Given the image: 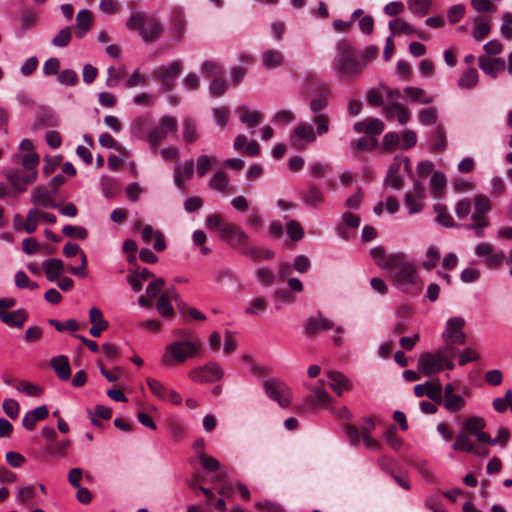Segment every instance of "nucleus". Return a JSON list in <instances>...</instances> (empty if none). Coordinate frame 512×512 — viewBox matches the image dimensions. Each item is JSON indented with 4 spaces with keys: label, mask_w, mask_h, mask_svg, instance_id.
I'll list each match as a JSON object with an SVG mask.
<instances>
[{
    "label": "nucleus",
    "mask_w": 512,
    "mask_h": 512,
    "mask_svg": "<svg viewBox=\"0 0 512 512\" xmlns=\"http://www.w3.org/2000/svg\"><path fill=\"white\" fill-rule=\"evenodd\" d=\"M27 319L28 313L22 308L0 314V320L9 327L22 328Z\"/></svg>",
    "instance_id": "5701e85b"
},
{
    "label": "nucleus",
    "mask_w": 512,
    "mask_h": 512,
    "mask_svg": "<svg viewBox=\"0 0 512 512\" xmlns=\"http://www.w3.org/2000/svg\"><path fill=\"white\" fill-rule=\"evenodd\" d=\"M182 137H183L184 142L187 144L195 143L199 139L197 125L193 119L185 118L183 120Z\"/></svg>",
    "instance_id": "c9c22d12"
},
{
    "label": "nucleus",
    "mask_w": 512,
    "mask_h": 512,
    "mask_svg": "<svg viewBox=\"0 0 512 512\" xmlns=\"http://www.w3.org/2000/svg\"><path fill=\"white\" fill-rule=\"evenodd\" d=\"M183 70V63L175 60L169 65H161L153 71V77L160 81L163 89L167 92L174 88L175 81Z\"/></svg>",
    "instance_id": "423d86ee"
},
{
    "label": "nucleus",
    "mask_w": 512,
    "mask_h": 512,
    "mask_svg": "<svg viewBox=\"0 0 512 512\" xmlns=\"http://www.w3.org/2000/svg\"><path fill=\"white\" fill-rule=\"evenodd\" d=\"M327 376L329 379L330 387L338 395H342L344 391L351 389L349 380L343 374L336 371H329Z\"/></svg>",
    "instance_id": "c756f323"
},
{
    "label": "nucleus",
    "mask_w": 512,
    "mask_h": 512,
    "mask_svg": "<svg viewBox=\"0 0 512 512\" xmlns=\"http://www.w3.org/2000/svg\"><path fill=\"white\" fill-rule=\"evenodd\" d=\"M455 353L456 350L452 345H446L434 352H424L418 358L417 369L421 374L428 377H432L445 369L452 370Z\"/></svg>",
    "instance_id": "7ed1b4c3"
},
{
    "label": "nucleus",
    "mask_w": 512,
    "mask_h": 512,
    "mask_svg": "<svg viewBox=\"0 0 512 512\" xmlns=\"http://www.w3.org/2000/svg\"><path fill=\"white\" fill-rule=\"evenodd\" d=\"M256 277H257L258 281L263 286H270L275 281V274H274V272L271 269L266 268V267H260L256 271Z\"/></svg>",
    "instance_id": "338daca9"
},
{
    "label": "nucleus",
    "mask_w": 512,
    "mask_h": 512,
    "mask_svg": "<svg viewBox=\"0 0 512 512\" xmlns=\"http://www.w3.org/2000/svg\"><path fill=\"white\" fill-rule=\"evenodd\" d=\"M236 112L240 121L248 128L254 129L262 121L263 116L259 111L249 110L245 106L237 107Z\"/></svg>",
    "instance_id": "a878e982"
},
{
    "label": "nucleus",
    "mask_w": 512,
    "mask_h": 512,
    "mask_svg": "<svg viewBox=\"0 0 512 512\" xmlns=\"http://www.w3.org/2000/svg\"><path fill=\"white\" fill-rule=\"evenodd\" d=\"M201 348L200 339L174 341L165 348L161 362L165 366L184 363L187 359L196 356Z\"/></svg>",
    "instance_id": "39448f33"
},
{
    "label": "nucleus",
    "mask_w": 512,
    "mask_h": 512,
    "mask_svg": "<svg viewBox=\"0 0 512 512\" xmlns=\"http://www.w3.org/2000/svg\"><path fill=\"white\" fill-rule=\"evenodd\" d=\"M31 201L35 205L34 208L38 209L39 207L49 209L57 206L52 193L42 185H38L34 188Z\"/></svg>",
    "instance_id": "dca6fc26"
},
{
    "label": "nucleus",
    "mask_w": 512,
    "mask_h": 512,
    "mask_svg": "<svg viewBox=\"0 0 512 512\" xmlns=\"http://www.w3.org/2000/svg\"><path fill=\"white\" fill-rule=\"evenodd\" d=\"M491 31L489 21L483 17H476L474 19V27L472 29V37L475 41L480 42L484 40Z\"/></svg>",
    "instance_id": "2f4dec72"
},
{
    "label": "nucleus",
    "mask_w": 512,
    "mask_h": 512,
    "mask_svg": "<svg viewBox=\"0 0 512 512\" xmlns=\"http://www.w3.org/2000/svg\"><path fill=\"white\" fill-rule=\"evenodd\" d=\"M439 259H440L439 250L434 246H430L426 250V260L423 262V267L427 271H430L436 267Z\"/></svg>",
    "instance_id": "5fc2aeb1"
},
{
    "label": "nucleus",
    "mask_w": 512,
    "mask_h": 512,
    "mask_svg": "<svg viewBox=\"0 0 512 512\" xmlns=\"http://www.w3.org/2000/svg\"><path fill=\"white\" fill-rule=\"evenodd\" d=\"M446 186V177L444 174L436 171L432 174L431 180H430V188L431 192L435 196H440Z\"/></svg>",
    "instance_id": "603ef678"
},
{
    "label": "nucleus",
    "mask_w": 512,
    "mask_h": 512,
    "mask_svg": "<svg viewBox=\"0 0 512 512\" xmlns=\"http://www.w3.org/2000/svg\"><path fill=\"white\" fill-rule=\"evenodd\" d=\"M485 427L486 421L484 418L479 416L469 417L462 423L463 430L470 435L475 436L477 441L480 443L489 441V433L483 431Z\"/></svg>",
    "instance_id": "ddd939ff"
},
{
    "label": "nucleus",
    "mask_w": 512,
    "mask_h": 512,
    "mask_svg": "<svg viewBox=\"0 0 512 512\" xmlns=\"http://www.w3.org/2000/svg\"><path fill=\"white\" fill-rule=\"evenodd\" d=\"M317 135L313 126L308 122H299L290 134V144L296 150H304L307 144L314 143Z\"/></svg>",
    "instance_id": "6e6552de"
},
{
    "label": "nucleus",
    "mask_w": 512,
    "mask_h": 512,
    "mask_svg": "<svg viewBox=\"0 0 512 512\" xmlns=\"http://www.w3.org/2000/svg\"><path fill=\"white\" fill-rule=\"evenodd\" d=\"M40 221V211L38 208H32L28 211L26 221L23 224V229L26 233L32 234L36 231Z\"/></svg>",
    "instance_id": "de8ad7c7"
},
{
    "label": "nucleus",
    "mask_w": 512,
    "mask_h": 512,
    "mask_svg": "<svg viewBox=\"0 0 512 512\" xmlns=\"http://www.w3.org/2000/svg\"><path fill=\"white\" fill-rule=\"evenodd\" d=\"M89 321L92 324L89 333L93 337H99L109 326L108 322L103 317L102 311L97 307H93L89 310Z\"/></svg>",
    "instance_id": "4be33fe9"
},
{
    "label": "nucleus",
    "mask_w": 512,
    "mask_h": 512,
    "mask_svg": "<svg viewBox=\"0 0 512 512\" xmlns=\"http://www.w3.org/2000/svg\"><path fill=\"white\" fill-rule=\"evenodd\" d=\"M464 325L465 321L461 317H452L447 321L445 331L443 332V338L448 343L447 345L465 343Z\"/></svg>",
    "instance_id": "9b49d317"
},
{
    "label": "nucleus",
    "mask_w": 512,
    "mask_h": 512,
    "mask_svg": "<svg viewBox=\"0 0 512 512\" xmlns=\"http://www.w3.org/2000/svg\"><path fill=\"white\" fill-rule=\"evenodd\" d=\"M194 174L193 159L186 160L182 165L177 164L174 169V182L179 189H184L185 182L190 180Z\"/></svg>",
    "instance_id": "6ab92c4d"
},
{
    "label": "nucleus",
    "mask_w": 512,
    "mask_h": 512,
    "mask_svg": "<svg viewBox=\"0 0 512 512\" xmlns=\"http://www.w3.org/2000/svg\"><path fill=\"white\" fill-rule=\"evenodd\" d=\"M42 267L49 281H56L65 271L64 263L57 258H51L42 262Z\"/></svg>",
    "instance_id": "b1692460"
},
{
    "label": "nucleus",
    "mask_w": 512,
    "mask_h": 512,
    "mask_svg": "<svg viewBox=\"0 0 512 512\" xmlns=\"http://www.w3.org/2000/svg\"><path fill=\"white\" fill-rule=\"evenodd\" d=\"M199 462L203 469L209 472H216L214 481H221L227 476V470L221 463L214 457L208 456L205 453L199 455Z\"/></svg>",
    "instance_id": "a211bd4d"
},
{
    "label": "nucleus",
    "mask_w": 512,
    "mask_h": 512,
    "mask_svg": "<svg viewBox=\"0 0 512 512\" xmlns=\"http://www.w3.org/2000/svg\"><path fill=\"white\" fill-rule=\"evenodd\" d=\"M93 14L88 9L80 10L76 15L74 32L77 38H83L93 25Z\"/></svg>",
    "instance_id": "412c9836"
},
{
    "label": "nucleus",
    "mask_w": 512,
    "mask_h": 512,
    "mask_svg": "<svg viewBox=\"0 0 512 512\" xmlns=\"http://www.w3.org/2000/svg\"><path fill=\"white\" fill-rule=\"evenodd\" d=\"M478 83V72L475 68H469L463 71L458 79V86L461 89H471Z\"/></svg>",
    "instance_id": "58836bf2"
},
{
    "label": "nucleus",
    "mask_w": 512,
    "mask_h": 512,
    "mask_svg": "<svg viewBox=\"0 0 512 512\" xmlns=\"http://www.w3.org/2000/svg\"><path fill=\"white\" fill-rule=\"evenodd\" d=\"M446 410L451 413H456L464 409L466 402L465 399L458 394L451 395L445 399L442 398V403Z\"/></svg>",
    "instance_id": "a19ab883"
},
{
    "label": "nucleus",
    "mask_w": 512,
    "mask_h": 512,
    "mask_svg": "<svg viewBox=\"0 0 512 512\" xmlns=\"http://www.w3.org/2000/svg\"><path fill=\"white\" fill-rule=\"evenodd\" d=\"M334 327V323L326 318L320 317L310 318L305 325V332L309 337H313L319 333L320 330H329Z\"/></svg>",
    "instance_id": "cd10ccee"
},
{
    "label": "nucleus",
    "mask_w": 512,
    "mask_h": 512,
    "mask_svg": "<svg viewBox=\"0 0 512 512\" xmlns=\"http://www.w3.org/2000/svg\"><path fill=\"white\" fill-rule=\"evenodd\" d=\"M38 172H25L22 174L19 170L13 169L7 172L6 176L10 181L11 185L18 192H23L27 189V186L34 183L37 179Z\"/></svg>",
    "instance_id": "2eb2a0df"
},
{
    "label": "nucleus",
    "mask_w": 512,
    "mask_h": 512,
    "mask_svg": "<svg viewBox=\"0 0 512 512\" xmlns=\"http://www.w3.org/2000/svg\"><path fill=\"white\" fill-rule=\"evenodd\" d=\"M107 72H108V78H107L106 83L110 87H114V86L118 85L120 80L125 75L124 67H114V66H111V67L108 68Z\"/></svg>",
    "instance_id": "e2e57ef3"
},
{
    "label": "nucleus",
    "mask_w": 512,
    "mask_h": 512,
    "mask_svg": "<svg viewBox=\"0 0 512 512\" xmlns=\"http://www.w3.org/2000/svg\"><path fill=\"white\" fill-rule=\"evenodd\" d=\"M313 123L316 128L315 133L317 136L327 134L330 130L331 118L327 113L315 114L313 117Z\"/></svg>",
    "instance_id": "37998d69"
},
{
    "label": "nucleus",
    "mask_w": 512,
    "mask_h": 512,
    "mask_svg": "<svg viewBox=\"0 0 512 512\" xmlns=\"http://www.w3.org/2000/svg\"><path fill=\"white\" fill-rule=\"evenodd\" d=\"M407 6L411 13L423 17L429 11L431 0H407Z\"/></svg>",
    "instance_id": "a18cd8bd"
},
{
    "label": "nucleus",
    "mask_w": 512,
    "mask_h": 512,
    "mask_svg": "<svg viewBox=\"0 0 512 512\" xmlns=\"http://www.w3.org/2000/svg\"><path fill=\"white\" fill-rule=\"evenodd\" d=\"M213 160L208 155H200L196 160V173L202 178L212 168Z\"/></svg>",
    "instance_id": "6e6d98bb"
},
{
    "label": "nucleus",
    "mask_w": 512,
    "mask_h": 512,
    "mask_svg": "<svg viewBox=\"0 0 512 512\" xmlns=\"http://www.w3.org/2000/svg\"><path fill=\"white\" fill-rule=\"evenodd\" d=\"M70 447L69 440L63 441H53L51 443H46L45 451L48 455L65 457L67 455L68 449Z\"/></svg>",
    "instance_id": "4c0bfd02"
},
{
    "label": "nucleus",
    "mask_w": 512,
    "mask_h": 512,
    "mask_svg": "<svg viewBox=\"0 0 512 512\" xmlns=\"http://www.w3.org/2000/svg\"><path fill=\"white\" fill-rule=\"evenodd\" d=\"M414 394L417 397L427 396L436 404L442 403V385L439 381H426L414 387Z\"/></svg>",
    "instance_id": "4468645a"
},
{
    "label": "nucleus",
    "mask_w": 512,
    "mask_h": 512,
    "mask_svg": "<svg viewBox=\"0 0 512 512\" xmlns=\"http://www.w3.org/2000/svg\"><path fill=\"white\" fill-rule=\"evenodd\" d=\"M401 147L400 137L395 132H389L384 135L382 139V149L386 152H393L397 148Z\"/></svg>",
    "instance_id": "864d4df0"
},
{
    "label": "nucleus",
    "mask_w": 512,
    "mask_h": 512,
    "mask_svg": "<svg viewBox=\"0 0 512 512\" xmlns=\"http://www.w3.org/2000/svg\"><path fill=\"white\" fill-rule=\"evenodd\" d=\"M62 233L66 237L85 239L88 235L87 230L82 226L66 225L62 229Z\"/></svg>",
    "instance_id": "69168bd1"
},
{
    "label": "nucleus",
    "mask_w": 512,
    "mask_h": 512,
    "mask_svg": "<svg viewBox=\"0 0 512 512\" xmlns=\"http://www.w3.org/2000/svg\"><path fill=\"white\" fill-rule=\"evenodd\" d=\"M473 203L475 212L472 214L471 219H488L486 214L491 209L489 198L482 194L476 195Z\"/></svg>",
    "instance_id": "7c9ffc66"
},
{
    "label": "nucleus",
    "mask_w": 512,
    "mask_h": 512,
    "mask_svg": "<svg viewBox=\"0 0 512 512\" xmlns=\"http://www.w3.org/2000/svg\"><path fill=\"white\" fill-rule=\"evenodd\" d=\"M267 309V301L263 297H256L251 300L249 307L246 308L245 313L248 315H258Z\"/></svg>",
    "instance_id": "4d7b16f0"
},
{
    "label": "nucleus",
    "mask_w": 512,
    "mask_h": 512,
    "mask_svg": "<svg viewBox=\"0 0 512 512\" xmlns=\"http://www.w3.org/2000/svg\"><path fill=\"white\" fill-rule=\"evenodd\" d=\"M480 69L492 78H496L498 72L505 69V61L503 58H489L480 56L478 59Z\"/></svg>",
    "instance_id": "aec40b11"
},
{
    "label": "nucleus",
    "mask_w": 512,
    "mask_h": 512,
    "mask_svg": "<svg viewBox=\"0 0 512 512\" xmlns=\"http://www.w3.org/2000/svg\"><path fill=\"white\" fill-rule=\"evenodd\" d=\"M404 93L414 103L430 104L433 102V97L419 87L407 86L404 88Z\"/></svg>",
    "instance_id": "473e14b6"
},
{
    "label": "nucleus",
    "mask_w": 512,
    "mask_h": 512,
    "mask_svg": "<svg viewBox=\"0 0 512 512\" xmlns=\"http://www.w3.org/2000/svg\"><path fill=\"white\" fill-rule=\"evenodd\" d=\"M434 212L436 213V221L445 227L454 226V221L451 215L447 211V207L443 204H435Z\"/></svg>",
    "instance_id": "09e8293b"
},
{
    "label": "nucleus",
    "mask_w": 512,
    "mask_h": 512,
    "mask_svg": "<svg viewBox=\"0 0 512 512\" xmlns=\"http://www.w3.org/2000/svg\"><path fill=\"white\" fill-rule=\"evenodd\" d=\"M266 394L281 407H288L291 403L292 393L290 388L278 379H269L264 382Z\"/></svg>",
    "instance_id": "1a4fd4ad"
},
{
    "label": "nucleus",
    "mask_w": 512,
    "mask_h": 512,
    "mask_svg": "<svg viewBox=\"0 0 512 512\" xmlns=\"http://www.w3.org/2000/svg\"><path fill=\"white\" fill-rule=\"evenodd\" d=\"M319 95L311 99L309 106L314 114H322L323 110L328 106L329 88L326 90L318 91Z\"/></svg>",
    "instance_id": "ea45409f"
},
{
    "label": "nucleus",
    "mask_w": 512,
    "mask_h": 512,
    "mask_svg": "<svg viewBox=\"0 0 512 512\" xmlns=\"http://www.w3.org/2000/svg\"><path fill=\"white\" fill-rule=\"evenodd\" d=\"M311 392L312 395L307 397V403L311 407L326 408L331 403V397L321 386L312 387Z\"/></svg>",
    "instance_id": "393cba45"
},
{
    "label": "nucleus",
    "mask_w": 512,
    "mask_h": 512,
    "mask_svg": "<svg viewBox=\"0 0 512 512\" xmlns=\"http://www.w3.org/2000/svg\"><path fill=\"white\" fill-rule=\"evenodd\" d=\"M229 184V177L223 171L216 172L209 180V187L213 190L224 192Z\"/></svg>",
    "instance_id": "c03bdc74"
},
{
    "label": "nucleus",
    "mask_w": 512,
    "mask_h": 512,
    "mask_svg": "<svg viewBox=\"0 0 512 512\" xmlns=\"http://www.w3.org/2000/svg\"><path fill=\"white\" fill-rule=\"evenodd\" d=\"M234 248H238L245 255V249L250 247L251 244L248 242V235L240 228L236 231L232 238L228 242Z\"/></svg>",
    "instance_id": "8fccbe9b"
},
{
    "label": "nucleus",
    "mask_w": 512,
    "mask_h": 512,
    "mask_svg": "<svg viewBox=\"0 0 512 512\" xmlns=\"http://www.w3.org/2000/svg\"><path fill=\"white\" fill-rule=\"evenodd\" d=\"M222 368L215 362H210L204 366L195 367L188 376L196 383H211L220 380L223 377Z\"/></svg>",
    "instance_id": "9d476101"
},
{
    "label": "nucleus",
    "mask_w": 512,
    "mask_h": 512,
    "mask_svg": "<svg viewBox=\"0 0 512 512\" xmlns=\"http://www.w3.org/2000/svg\"><path fill=\"white\" fill-rule=\"evenodd\" d=\"M177 120L172 116H163L158 125L154 127L147 135V141L152 147H157L169 133L177 132Z\"/></svg>",
    "instance_id": "0eeeda50"
},
{
    "label": "nucleus",
    "mask_w": 512,
    "mask_h": 512,
    "mask_svg": "<svg viewBox=\"0 0 512 512\" xmlns=\"http://www.w3.org/2000/svg\"><path fill=\"white\" fill-rule=\"evenodd\" d=\"M178 293L174 288L167 289L156 300V309L161 317L173 318L175 315L172 301L178 300Z\"/></svg>",
    "instance_id": "f8f14e48"
},
{
    "label": "nucleus",
    "mask_w": 512,
    "mask_h": 512,
    "mask_svg": "<svg viewBox=\"0 0 512 512\" xmlns=\"http://www.w3.org/2000/svg\"><path fill=\"white\" fill-rule=\"evenodd\" d=\"M384 438L388 445H390L394 450L400 449L402 446V439L398 437L397 430L394 425H391L384 433Z\"/></svg>",
    "instance_id": "0e129e2a"
},
{
    "label": "nucleus",
    "mask_w": 512,
    "mask_h": 512,
    "mask_svg": "<svg viewBox=\"0 0 512 512\" xmlns=\"http://www.w3.org/2000/svg\"><path fill=\"white\" fill-rule=\"evenodd\" d=\"M304 202L312 207H317L324 200V195L320 189L315 186L309 187V189L303 194Z\"/></svg>",
    "instance_id": "49530a36"
},
{
    "label": "nucleus",
    "mask_w": 512,
    "mask_h": 512,
    "mask_svg": "<svg viewBox=\"0 0 512 512\" xmlns=\"http://www.w3.org/2000/svg\"><path fill=\"white\" fill-rule=\"evenodd\" d=\"M398 168H399V164L393 163L390 166L389 172L386 177V183L394 189H400L403 185L402 178L396 174Z\"/></svg>",
    "instance_id": "680f3d73"
},
{
    "label": "nucleus",
    "mask_w": 512,
    "mask_h": 512,
    "mask_svg": "<svg viewBox=\"0 0 512 512\" xmlns=\"http://www.w3.org/2000/svg\"><path fill=\"white\" fill-rule=\"evenodd\" d=\"M389 28L393 35L396 34H405V35H412L416 34L417 36L421 38H425L424 35L420 32H417L416 29H414L408 22L403 21L401 19H395L393 21H390Z\"/></svg>",
    "instance_id": "72a5a7b5"
},
{
    "label": "nucleus",
    "mask_w": 512,
    "mask_h": 512,
    "mask_svg": "<svg viewBox=\"0 0 512 512\" xmlns=\"http://www.w3.org/2000/svg\"><path fill=\"white\" fill-rule=\"evenodd\" d=\"M336 56L333 68L341 79L353 80L359 77L366 67V62L361 61L355 48L346 40L336 44Z\"/></svg>",
    "instance_id": "f03ea898"
},
{
    "label": "nucleus",
    "mask_w": 512,
    "mask_h": 512,
    "mask_svg": "<svg viewBox=\"0 0 512 512\" xmlns=\"http://www.w3.org/2000/svg\"><path fill=\"white\" fill-rule=\"evenodd\" d=\"M447 147V138L444 128L439 125L433 132L432 151L436 153L443 152Z\"/></svg>",
    "instance_id": "79ce46f5"
},
{
    "label": "nucleus",
    "mask_w": 512,
    "mask_h": 512,
    "mask_svg": "<svg viewBox=\"0 0 512 512\" xmlns=\"http://www.w3.org/2000/svg\"><path fill=\"white\" fill-rule=\"evenodd\" d=\"M386 266L392 273L393 283L403 291L417 293L422 289V281L414 263L404 260L402 254L388 256Z\"/></svg>",
    "instance_id": "f257e3e1"
},
{
    "label": "nucleus",
    "mask_w": 512,
    "mask_h": 512,
    "mask_svg": "<svg viewBox=\"0 0 512 512\" xmlns=\"http://www.w3.org/2000/svg\"><path fill=\"white\" fill-rule=\"evenodd\" d=\"M165 285V281L162 278H156L149 283L146 288V295L150 299H155L157 296L159 297L161 293H163V288Z\"/></svg>",
    "instance_id": "052dcab7"
},
{
    "label": "nucleus",
    "mask_w": 512,
    "mask_h": 512,
    "mask_svg": "<svg viewBox=\"0 0 512 512\" xmlns=\"http://www.w3.org/2000/svg\"><path fill=\"white\" fill-rule=\"evenodd\" d=\"M245 255L254 260L271 259L274 257V252L271 250H262L253 245L245 249Z\"/></svg>",
    "instance_id": "bf43d9fd"
},
{
    "label": "nucleus",
    "mask_w": 512,
    "mask_h": 512,
    "mask_svg": "<svg viewBox=\"0 0 512 512\" xmlns=\"http://www.w3.org/2000/svg\"><path fill=\"white\" fill-rule=\"evenodd\" d=\"M385 125L378 118H366L354 123L353 129L356 133H365L370 135H379L383 132Z\"/></svg>",
    "instance_id": "f3484780"
},
{
    "label": "nucleus",
    "mask_w": 512,
    "mask_h": 512,
    "mask_svg": "<svg viewBox=\"0 0 512 512\" xmlns=\"http://www.w3.org/2000/svg\"><path fill=\"white\" fill-rule=\"evenodd\" d=\"M71 39L72 28L64 27L53 37L52 44L55 47L64 48L70 43Z\"/></svg>",
    "instance_id": "3c124183"
},
{
    "label": "nucleus",
    "mask_w": 512,
    "mask_h": 512,
    "mask_svg": "<svg viewBox=\"0 0 512 512\" xmlns=\"http://www.w3.org/2000/svg\"><path fill=\"white\" fill-rule=\"evenodd\" d=\"M15 285L20 289L35 290L38 288V284L34 281H31L27 274L23 271L16 272Z\"/></svg>",
    "instance_id": "13d9d810"
},
{
    "label": "nucleus",
    "mask_w": 512,
    "mask_h": 512,
    "mask_svg": "<svg viewBox=\"0 0 512 512\" xmlns=\"http://www.w3.org/2000/svg\"><path fill=\"white\" fill-rule=\"evenodd\" d=\"M50 365L54 369L59 379L66 381L70 378L71 368L69 360L66 356L60 355L52 358L50 361Z\"/></svg>",
    "instance_id": "bb28decb"
},
{
    "label": "nucleus",
    "mask_w": 512,
    "mask_h": 512,
    "mask_svg": "<svg viewBox=\"0 0 512 512\" xmlns=\"http://www.w3.org/2000/svg\"><path fill=\"white\" fill-rule=\"evenodd\" d=\"M327 85L322 82L317 75L309 72L305 75L303 79V90L307 93H311L313 91H323L326 90Z\"/></svg>",
    "instance_id": "e433bc0d"
},
{
    "label": "nucleus",
    "mask_w": 512,
    "mask_h": 512,
    "mask_svg": "<svg viewBox=\"0 0 512 512\" xmlns=\"http://www.w3.org/2000/svg\"><path fill=\"white\" fill-rule=\"evenodd\" d=\"M126 27L131 31H138L145 43L156 42L164 31L155 17L143 12L132 13L126 21Z\"/></svg>",
    "instance_id": "20e7f679"
},
{
    "label": "nucleus",
    "mask_w": 512,
    "mask_h": 512,
    "mask_svg": "<svg viewBox=\"0 0 512 512\" xmlns=\"http://www.w3.org/2000/svg\"><path fill=\"white\" fill-rule=\"evenodd\" d=\"M500 31L506 40L512 39V13L506 12L502 15Z\"/></svg>",
    "instance_id": "774afa93"
},
{
    "label": "nucleus",
    "mask_w": 512,
    "mask_h": 512,
    "mask_svg": "<svg viewBox=\"0 0 512 512\" xmlns=\"http://www.w3.org/2000/svg\"><path fill=\"white\" fill-rule=\"evenodd\" d=\"M263 66L266 69H275L284 64V55L277 49H267L261 56Z\"/></svg>",
    "instance_id": "c85d7f7f"
},
{
    "label": "nucleus",
    "mask_w": 512,
    "mask_h": 512,
    "mask_svg": "<svg viewBox=\"0 0 512 512\" xmlns=\"http://www.w3.org/2000/svg\"><path fill=\"white\" fill-rule=\"evenodd\" d=\"M471 436L469 433L465 432L464 430L461 431L457 436L453 443V449L455 451L460 452H466L470 453L471 451H474V443L471 439Z\"/></svg>",
    "instance_id": "f704fd0d"
}]
</instances>
